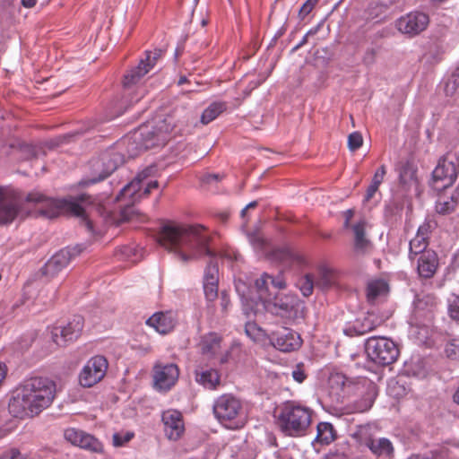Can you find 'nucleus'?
<instances>
[{
  "mask_svg": "<svg viewBox=\"0 0 459 459\" xmlns=\"http://www.w3.org/2000/svg\"><path fill=\"white\" fill-rule=\"evenodd\" d=\"M268 339L274 348L283 352L296 351L302 344L300 335L289 328H281L272 332L268 335Z\"/></svg>",
  "mask_w": 459,
  "mask_h": 459,
  "instance_id": "obj_13",
  "label": "nucleus"
},
{
  "mask_svg": "<svg viewBox=\"0 0 459 459\" xmlns=\"http://www.w3.org/2000/svg\"><path fill=\"white\" fill-rule=\"evenodd\" d=\"M269 281H271L273 287L279 290L284 289L286 286V283L281 277L273 278L271 276V279H269Z\"/></svg>",
  "mask_w": 459,
  "mask_h": 459,
  "instance_id": "obj_59",
  "label": "nucleus"
},
{
  "mask_svg": "<svg viewBox=\"0 0 459 459\" xmlns=\"http://www.w3.org/2000/svg\"><path fill=\"white\" fill-rule=\"evenodd\" d=\"M204 291L208 301H213L218 297V282L204 281Z\"/></svg>",
  "mask_w": 459,
  "mask_h": 459,
  "instance_id": "obj_43",
  "label": "nucleus"
},
{
  "mask_svg": "<svg viewBox=\"0 0 459 459\" xmlns=\"http://www.w3.org/2000/svg\"><path fill=\"white\" fill-rule=\"evenodd\" d=\"M459 204V185L454 194L451 195L450 200H439L437 202L436 210L440 214H447L452 212L456 205Z\"/></svg>",
  "mask_w": 459,
  "mask_h": 459,
  "instance_id": "obj_37",
  "label": "nucleus"
},
{
  "mask_svg": "<svg viewBox=\"0 0 459 459\" xmlns=\"http://www.w3.org/2000/svg\"><path fill=\"white\" fill-rule=\"evenodd\" d=\"M56 384L45 377L26 380L15 391L8 403L9 412L16 418H32L53 403Z\"/></svg>",
  "mask_w": 459,
  "mask_h": 459,
  "instance_id": "obj_3",
  "label": "nucleus"
},
{
  "mask_svg": "<svg viewBox=\"0 0 459 459\" xmlns=\"http://www.w3.org/2000/svg\"><path fill=\"white\" fill-rule=\"evenodd\" d=\"M134 437V434L132 433H126L125 435H121L119 433H115L113 435V444L115 446H121L126 442L130 441L132 437Z\"/></svg>",
  "mask_w": 459,
  "mask_h": 459,
  "instance_id": "obj_50",
  "label": "nucleus"
},
{
  "mask_svg": "<svg viewBox=\"0 0 459 459\" xmlns=\"http://www.w3.org/2000/svg\"><path fill=\"white\" fill-rule=\"evenodd\" d=\"M459 174V157L455 153H446L441 157L432 172L433 187L446 189L454 185Z\"/></svg>",
  "mask_w": 459,
  "mask_h": 459,
  "instance_id": "obj_8",
  "label": "nucleus"
},
{
  "mask_svg": "<svg viewBox=\"0 0 459 459\" xmlns=\"http://www.w3.org/2000/svg\"><path fill=\"white\" fill-rule=\"evenodd\" d=\"M363 143V138L360 133L353 132L348 136V148L354 152L358 150Z\"/></svg>",
  "mask_w": 459,
  "mask_h": 459,
  "instance_id": "obj_46",
  "label": "nucleus"
},
{
  "mask_svg": "<svg viewBox=\"0 0 459 459\" xmlns=\"http://www.w3.org/2000/svg\"><path fill=\"white\" fill-rule=\"evenodd\" d=\"M158 186H159V183L157 180H152V181L148 182L146 184V186H144L143 193L139 194V192H137V195H135V199H132V201L135 202L136 200L141 198L143 195H144V196L148 195L151 193L152 189L157 188Z\"/></svg>",
  "mask_w": 459,
  "mask_h": 459,
  "instance_id": "obj_51",
  "label": "nucleus"
},
{
  "mask_svg": "<svg viewBox=\"0 0 459 459\" xmlns=\"http://www.w3.org/2000/svg\"><path fill=\"white\" fill-rule=\"evenodd\" d=\"M316 281L312 274H306L299 279L297 287L305 297H309L313 293Z\"/></svg>",
  "mask_w": 459,
  "mask_h": 459,
  "instance_id": "obj_40",
  "label": "nucleus"
},
{
  "mask_svg": "<svg viewBox=\"0 0 459 459\" xmlns=\"http://www.w3.org/2000/svg\"><path fill=\"white\" fill-rule=\"evenodd\" d=\"M26 201L38 206V212L48 218H55L59 215L61 209L65 208L74 215L82 219V223L89 231H92V223L85 216L84 209L75 201H61L49 198L39 192H31L27 195Z\"/></svg>",
  "mask_w": 459,
  "mask_h": 459,
  "instance_id": "obj_5",
  "label": "nucleus"
},
{
  "mask_svg": "<svg viewBox=\"0 0 459 459\" xmlns=\"http://www.w3.org/2000/svg\"><path fill=\"white\" fill-rule=\"evenodd\" d=\"M388 292V284L384 280H372L367 286V299L371 304L376 303L379 299Z\"/></svg>",
  "mask_w": 459,
  "mask_h": 459,
  "instance_id": "obj_30",
  "label": "nucleus"
},
{
  "mask_svg": "<svg viewBox=\"0 0 459 459\" xmlns=\"http://www.w3.org/2000/svg\"><path fill=\"white\" fill-rule=\"evenodd\" d=\"M386 174V169L385 165H382L374 174L371 183L377 186H380L384 180V178Z\"/></svg>",
  "mask_w": 459,
  "mask_h": 459,
  "instance_id": "obj_52",
  "label": "nucleus"
},
{
  "mask_svg": "<svg viewBox=\"0 0 459 459\" xmlns=\"http://www.w3.org/2000/svg\"><path fill=\"white\" fill-rule=\"evenodd\" d=\"M378 187H379L378 186L371 183L367 189L366 195H365V201L368 202L370 199H372L374 195L376 194V192L378 190Z\"/></svg>",
  "mask_w": 459,
  "mask_h": 459,
  "instance_id": "obj_58",
  "label": "nucleus"
},
{
  "mask_svg": "<svg viewBox=\"0 0 459 459\" xmlns=\"http://www.w3.org/2000/svg\"><path fill=\"white\" fill-rule=\"evenodd\" d=\"M429 240L424 238V237H420L416 235L409 243V259L413 262L420 256L421 254L425 253V251H429L428 249Z\"/></svg>",
  "mask_w": 459,
  "mask_h": 459,
  "instance_id": "obj_34",
  "label": "nucleus"
},
{
  "mask_svg": "<svg viewBox=\"0 0 459 459\" xmlns=\"http://www.w3.org/2000/svg\"><path fill=\"white\" fill-rule=\"evenodd\" d=\"M0 459H25L17 449H12L0 456Z\"/></svg>",
  "mask_w": 459,
  "mask_h": 459,
  "instance_id": "obj_54",
  "label": "nucleus"
},
{
  "mask_svg": "<svg viewBox=\"0 0 459 459\" xmlns=\"http://www.w3.org/2000/svg\"><path fill=\"white\" fill-rule=\"evenodd\" d=\"M221 338L217 333H211L204 335L200 343V351L208 359H213L221 351Z\"/></svg>",
  "mask_w": 459,
  "mask_h": 459,
  "instance_id": "obj_27",
  "label": "nucleus"
},
{
  "mask_svg": "<svg viewBox=\"0 0 459 459\" xmlns=\"http://www.w3.org/2000/svg\"><path fill=\"white\" fill-rule=\"evenodd\" d=\"M337 282L336 273L325 266L320 265L317 269V276L316 281V287L322 290H328L334 287Z\"/></svg>",
  "mask_w": 459,
  "mask_h": 459,
  "instance_id": "obj_29",
  "label": "nucleus"
},
{
  "mask_svg": "<svg viewBox=\"0 0 459 459\" xmlns=\"http://www.w3.org/2000/svg\"><path fill=\"white\" fill-rule=\"evenodd\" d=\"M236 290L238 292V294L241 296L243 299H246L247 304L244 305V311L247 316L250 315V311L248 309V299H250V302H255V298L249 297L245 292V283L241 281H238L236 282Z\"/></svg>",
  "mask_w": 459,
  "mask_h": 459,
  "instance_id": "obj_45",
  "label": "nucleus"
},
{
  "mask_svg": "<svg viewBox=\"0 0 459 459\" xmlns=\"http://www.w3.org/2000/svg\"><path fill=\"white\" fill-rule=\"evenodd\" d=\"M374 401V392L368 391L360 398L346 406L347 413H362L368 411L372 407Z\"/></svg>",
  "mask_w": 459,
  "mask_h": 459,
  "instance_id": "obj_31",
  "label": "nucleus"
},
{
  "mask_svg": "<svg viewBox=\"0 0 459 459\" xmlns=\"http://www.w3.org/2000/svg\"><path fill=\"white\" fill-rule=\"evenodd\" d=\"M247 238L251 245L255 248H262L264 244V239L262 234L258 231L248 233Z\"/></svg>",
  "mask_w": 459,
  "mask_h": 459,
  "instance_id": "obj_48",
  "label": "nucleus"
},
{
  "mask_svg": "<svg viewBox=\"0 0 459 459\" xmlns=\"http://www.w3.org/2000/svg\"><path fill=\"white\" fill-rule=\"evenodd\" d=\"M256 205H257V202L256 201H253V202L249 203L245 208L242 209L241 216L244 218L246 216L247 211L248 209H250V208L256 207Z\"/></svg>",
  "mask_w": 459,
  "mask_h": 459,
  "instance_id": "obj_64",
  "label": "nucleus"
},
{
  "mask_svg": "<svg viewBox=\"0 0 459 459\" xmlns=\"http://www.w3.org/2000/svg\"><path fill=\"white\" fill-rule=\"evenodd\" d=\"M316 437L315 443L328 445L335 438L333 427L329 422H320L316 427Z\"/></svg>",
  "mask_w": 459,
  "mask_h": 459,
  "instance_id": "obj_33",
  "label": "nucleus"
},
{
  "mask_svg": "<svg viewBox=\"0 0 459 459\" xmlns=\"http://www.w3.org/2000/svg\"><path fill=\"white\" fill-rule=\"evenodd\" d=\"M163 51L155 49L154 52L146 51L145 59H142L138 65L132 68L124 76V86L129 88L136 84L145 74H147L156 65L159 58L161 57Z\"/></svg>",
  "mask_w": 459,
  "mask_h": 459,
  "instance_id": "obj_11",
  "label": "nucleus"
},
{
  "mask_svg": "<svg viewBox=\"0 0 459 459\" xmlns=\"http://www.w3.org/2000/svg\"><path fill=\"white\" fill-rule=\"evenodd\" d=\"M82 328L83 318L81 316H74L66 325L53 329L52 340L58 346H65L80 336Z\"/></svg>",
  "mask_w": 459,
  "mask_h": 459,
  "instance_id": "obj_14",
  "label": "nucleus"
},
{
  "mask_svg": "<svg viewBox=\"0 0 459 459\" xmlns=\"http://www.w3.org/2000/svg\"><path fill=\"white\" fill-rule=\"evenodd\" d=\"M384 323L383 318L379 317L374 312H368L363 317L358 318L353 325L344 332L349 335H363L366 334L378 326H380Z\"/></svg>",
  "mask_w": 459,
  "mask_h": 459,
  "instance_id": "obj_21",
  "label": "nucleus"
},
{
  "mask_svg": "<svg viewBox=\"0 0 459 459\" xmlns=\"http://www.w3.org/2000/svg\"><path fill=\"white\" fill-rule=\"evenodd\" d=\"M20 198L13 191L0 187V224L11 223L19 213Z\"/></svg>",
  "mask_w": 459,
  "mask_h": 459,
  "instance_id": "obj_15",
  "label": "nucleus"
},
{
  "mask_svg": "<svg viewBox=\"0 0 459 459\" xmlns=\"http://www.w3.org/2000/svg\"><path fill=\"white\" fill-rule=\"evenodd\" d=\"M417 261V273L420 278H432L439 265L438 256L434 250L425 251L415 259Z\"/></svg>",
  "mask_w": 459,
  "mask_h": 459,
  "instance_id": "obj_22",
  "label": "nucleus"
},
{
  "mask_svg": "<svg viewBox=\"0 0 459 459\" xmlns=\"http://www.w3.org/2000/svg\"><path fill=\"white\" fill-rule=\"evenodd\" d=\"M212 411L216 420L230 429H238L247 422L242 402L231 394H224L214 400Z\"/></svg>",
  "mask_w": 459,
  "mask_h": 459,
  "instance_id": "obj_6",
  "label": "nucleus"
},
{
  "mask_svg": "<svg viewBox=\"0 0 459 459\" xmlns=\"http://www.w3.org/2000/svg\"><path fill=\"white\" fill-rule=\"evenodd\" d=\"M429 16L421 12H413L401 17L396 27L403 34L414 36L423 31L429 25Z\"/></svg>",
  "mask_w": 459,
  "mask_h": 459,
  "instance_id": "obj_16",
  "label": "nucleus"
},
{
  "mask_svg": "<svg viewBox=\"0 0 459 459\" xmlns=\"http://www.w3.org/2000/svg\"><path fill=\"white\" fill-rule=\"evenodd\" d=\"M164 431L170 440H178L184 432L182 414L177 410H168L162 413Z\"/></svg>",
  "mask_w": 459,
  "mask_h": 459,
  "instance_id": "obj_19",
  "label": "nucleus"
},
{
  "mask_svg": "<svg viewBox=\"0 0 459 459\" xmlns=\"http://www.w3.org/2000/svg\"><path fill=\"white\" fill-rule=\"evenodd\" d=\"M230 305V299L225 291L221 293V307L223 313L228 311V307Z\"/></svg>",
  "mask_w": 459,
  "mask_h": 459,
  "instance_id": "obj_56",
  "label": "nucleus"
},
{
  "mask_svg": "<svg viewBox=\"0 0 459 459\" xmlns=\"http://www.w3.org/2000/svg\"><path fill=\"white\" fill-rule=\"evenodd\" d=\"M318 1L319 0H307L299 9V18L303 20L307 14H309L314 7L317 4Z\"/></svg>",
  "mask_w": 459,
  "mask_h": 459,
  "instance_id": "obj_47",
  "label": "nucleus"
},
{
  "mask_svg": "<svg viewBox=\"0 0 459 459\" xmlns=\"http://www.w3.org/2000/svg\"><path fill=\"white\" fill-rule=\"evenodd\" d=\"M225 102H212L203 112L201 116V122L207 125L218 117L223 111L226 110Z\"/></svg>",
  "mask_w": 459,
  "mask_h": 459,
  "instance_id": "obj_35",
  "label": "nucleus"
},
{
  "mask_svg": "<svg viewBox=\"0 0 459 459\" xmlns=\"http://www.w3.org/2000/svg\"><path fill=\"white\" fill-rule=\"evenodd\" d=\"M367 447L377 456H389L394 453V446L391 441L385 437L373 438Z\"/></svg>",
  "mask_w": 459,
  "mask_h": 459,
  "instance_id": "obj_32",
  "label": "nucleus"
},
{
  "mask_svg": "<svg viewBox=\"0 0 459 459\" xmlns=\"http://www.w3.org/2000/svg\"><path fill=\"white\" fill-rule=\"evenodd\" d=\"M375 50L374 49H368L364 56V62L368 65L374 63L375 61Z\"/></svg>",
  "mask_w": 459,
  "mask_h": 459,
  "instance_id": "obj_61",
  "label": "nucleus"
},
{
  "mask_svg": "<svg viewBox=\"0 0 459 459\" xmlns=\"http://www.w3.org/2000/svg\"><path fill=\"white\" fill-rule=\"evenodd\" d=\"M365 350L370 360L380 366L394 363L399 356L397 345L392 340L383 336H372L367 339Z\"/></svg>",
  "mask_w": 459,
  "mask_h": 459,
  "instance_id": "obj_7",
  "label": "nucleus"
},
{
  "mask_svg": "<svg viewBox=\"0 0 459 459\" xmlns=\"http://www.w3.org/2000/svg\"><path fill=\"white\" fill-rule=\"evenodd\" d=\"M210 238L200 225L165 224L160 232L159 243L181 262L186 264L203 255L212 259L204 270V281L219 282L215 253L209 247Z\"/></svg>",
  "mask_w": 459,
  "mask_h": 459,
  "instance_id": "obj_2",
  "label": "nucleus"
},
{
  "mask_svg": "<svg viewBox=\"0 0 459 459\" xmlns=\"http://www.w3.org/2000/svg\"><path fill=\"white\" fill-rule=\"evenodd\" d=\"M354 235V251L357 254H366L371 248V242L366 237V221L360 220L351 227Z\"/></svg>",
  "mask_w": 459,
  "mask_h": 459,
  "instance_id": "obj_25",
  "label": "nucleus"
},
{
  "mask_svg": "<svg viewBox=\"0 0 459 459\" xmlns=\"http://www.w3.org/2000/svg\"><path fill=\"white\" fill-rule=\"evenodd\" d=\"M415 317H423L424 321L421 323L423 325H427L430 323L433 317V309L437 305V299L433 294H422L414 301Z\"/></svg>",
  "mask_w": 459,
  "mask_h": 459,
  "instance_id": "obj_23",
  "label": "nucleus"
},
{
  "mask_svg": "<svg viewBox=\"0 0 459 459\" xmlns=\"http://www.w3.org/2000/svg\"><path fill=\"white\" fill-rule=\"evenodd\" d=\"M82 251L81 246L74 247H65L56 252L42 268V273L48 277H55L65 268L73 257Z\"/></svg>",
  "mask_w": 459,
  "mask_h": 459,
  "instance_id": "obj_12",
  "label": "nucleus"
},
{
  "mask_svg": "<svg viewBox=\"0 0 459 459\" xmlns=\"http://www.w3.org/2000/svg\"><path fill=\"white\" fill-rule=\"evenodd\" d=\"M179 370L176 364H158L153 368V381L157 389L169 390L177 382Z\"/></svg>",
  "mask_w": 459,
  "mask_h": 459,
  "instance_id": "obj_17",
  "label": "nucleus"
},
{
  "mask_svg": "<svg viewBox=\"0 0 459 459\" xmlns=\"http://www.w3.org/2000/svg\"><path fill=\"white\" fill-rule=\"evenodd\" d=\"M446 356L451 360H459V338H450L445 347Z\"/></svg>",
  "mask_w": 459,
  "mask_h": 459,
  "instance_id": "obj_41",
  "label": "nucleus"
},
{
  "mask_svg": "<svg viewBox=\"0 0 459 459\" xmlns=\"http://www.w3.org/2000/svg\"><path fill=\"white\" fill-rule=\"evenodd\" d=\"M65 438L74 446L94 453H101L102 444L93 436L76 429H67L64 433Z\"/></svg>",
  "mask_w": 459,
  "mask_h": 459,
  "instance_id": "obj_18",
  "label": "nucleus"
},
{
  "mask_svg": "<svg viewBox=\"0 0 459 459\" xmlns=\"http://www.w3.org/2000/svg\"><path fill=\"white\" fill-rule=\"evenodd\" d=\"M108 360L103 356L91 358L79 374V383L83 387H91L105 377L108 370Z\"/></svg>",
  "mask_w": 459,
  "mask_h": 459,
  "instance_id": "obj_10",
  "label": "nucleus"
},
{
  "mask_svg": "<svg viewBox=\"0 0 459 459\" xmlns=\"http://www.w3.org/2000/svg\"><path fill=\"white\" fill-rule=\"evenodd\" d=\"M245 333L254 342H260L265 338H268L265 331L258 326L255 322H247L246 324Z\"/></svg>",
  "mask_w": 459,
  "mask_h": 459,
  "instance_id": "obj_39",
  "label": "nucleus"
},
{
  "mask_svg": "<svg viewBox=\"0 0 459 459\" xmlns=\"http://www.w3.org/2000/svg\"><path fill=\"white\" fill-rule=\"evenodd\" d=\"M397 171L399 175V183L405 191L410 190L413 186H417V169L413 164L410 162L401 163L397 168Z\"/></svg>",
  "mask_w": 459,
  "mask_h": 459,
  "instance_id": "obj_26",
  "label": "nucleus"
},
{
  "mask_svg": "<svg viewBox=\"0 0 459 459\" xmlns=\"http://www.w3.org/2000/svg\"><path fill=\"white\" fill-rule=\"evenodd\" d=\"M174 127L172 116L159 117L140 126L115 146L92 158L88 164L89 174L80 181V185L86 186L109 177L124 162V149L128 157L134 158L148 149L165 145Z\"/></svg>",
  "mask_w": 459,
  "mask_h": 459,
  "instance_id": "obj_1",
  "label": "nucleus"
},
{
  "mask_svg": "<svg viewBox=\"0 0 459 459\" xmlns=\"http://www.w3.org/2000/svg\"><path fill=\"white\" fill-rule=\"evenodd\" d=\"M7 375V368L5 364L0 362V386L4 383Z\"/></svg>",
  "mask_w": 459,
  "mask_h": 459,
  "instance_id": "obj_63",
  "label": "nucleus"
},
{
  "mask_svg": "<svg viewBox=\"0 0 459 459\" xmlns=\"http://www.w3.org/2000/svg\"><path fill=\"white\" fill-rule=\"evenodd\" d=\"M264 307L270 313L290 321L302 317L304 306L294 295L278 294L270 298Z\"/></svg>",
  "mask_w": 459,
  "mask_h": 459,
  "instance_id": "obj_9",
  "label": "nucleus"
},
{
  "mask_svg": "<svg viewBox=\"0 0 459 459\" xmlns=\"http://www.w3.org/2000/svg\"><path fill=\"white\" fill-rule=\"evenodd\" d=\"M195 381L206 389L215 390L221 385V376L213 368L196 370Z\"/></svg>",
  "mask_w": 459,
  "mask_h": 459,
  "instance_id": "obj_28",
  "label": "nucleus"
},
{
  "mask_svg": "<svg viewBox=\"0 0 459 459\" xmlns=\"http://www.w3.org/2000/svg\"><path fill=\"white\" fill-rule=\"evenodd\" d=\"M221 178L219 174H207L203 177L202 181L206 184L216 182Z\"/></svg>",
  "mask_w": 459,
  "mask_h": 459,
  "instance_id": "obj_60",
  "label": "nucleus"
},
{
  "mask_svg": "<svg viewBox=\"0 0 459 459\" xmlns=\"http://www.w3.org/2000/svg\"><path fill=\"white\" fill-rule=\"evenodd\" d=\"M312 410L293 401L286 402L281 409L278 424L282 433L298 437L307 434L312 422Z\"/></svg>",
  "mask_w": 459,
  "mask_h": 459,
  "instance_id": "obj_4",
  "label": "nucleus"
},
{
  "mask_svg": "<svg viewBox=\"0 0 459 459\" xmlns=\"http://www.w3.org/2000/svg\"><path fill=\"white\" fill-rule=\"evenodd\" d=\"M147 325L153 327L158 333L165 334L169 333L176 325V318L171 312L155 313L146 321Z\"/></svg>",
  "mask_w": 459,
  "mask_h": 459,
  "instance_id": "obj_24",
  "label": "nucleus"
},
{
  "mask_svg": "<svg viewBox=\"0 0 459 459\" xmlns=\"http://www.w3.org/2000/svg\"><path fill=\"white\" fill-rule=\"evenodd\" d=\"M351 437L360 445L368 446L373 440L371 427L369 425L358 426L356 430L351 434Z\"/></svg>",
  "mask_w": 459,
  "mask_h": 459,
  "instance_id": "obj_38",
  "label": "nucleus"
},
{
  "mask_svg": "<svg viewBox=\"0 0 459 459\" xmlns=\"http://www.w3.org/2000/svg\"><path fill=\"white\" fill-rule=\"evenodd\" d=\"M271 275L264 273L260 278L255 281V289L256 290L258 299L264 305L265 302L270 301L272 295L268 291V281Z\"/></svg>",
  "mask_w": 459,
  "mask_h": 459,
  "instance_id": "obj_36",
  "label": "nucleus"
},
{
  "mask_svg": "<svg viewBox=\"0 0 459 459\" xmlns=\"http://www.w3.org/2000/svg\"><path fill=\"white\" fill-rule=\"evenodd\" d=\"M448 312L453 319L459 321V297H455L449 301Z\"/></svg>",
  "mask_w": 459,
  "mask_h": 459,
  "instance_id": "obj_49",
  "label": "nucleus"
},
{
  "mask_svg": "<svg viewBox=\"0 0 459 459\" xmlns=\"http://www.w3.org/2000/svg\"><path fill=\"white\" fill-rule=\"evenodd\" d=\"M343 215H344V218H345L343 226H344V228L347 229V228H349L350 221L351 220V218L354 215V211L352 209H349V210L344 212Z\"/></svg>",
  "mask_w": 459,
  "mask_h": 459,
  "instance_id": "obj_62",
  "label": "nucleus"
},
{
  "mask_svg": "<svg viewBox=\"0 0 459 459\" xmlns=\"http://www.w3.org/2000/svg\"><path fill=\"white\" fill-rule=\"evenodd\" d=\"M291 374H292V377L294 378V380H296L298 383H302L307 377L302 365H298L292 370Z\"/></svg>",
  "mask_w": 459,
  "mask_h": 459,
  "instance_id": "obj_53",
  "label": "nucleus"
},
{
  "mask_svg": "<svg viewBox=\"0 0 459 459\" xmlns=\"http://www.w3.org/2000/svg\"><path fill=\"white\" fill-rule=\"evenodd\" d=\"M316 31H317V30H316V29L308 30V31L305 34V36L303 37V39H301V41L292 48V52L297 51V50H298L299 48H300L303 45H305V44L307 42V38H308L310 35H314V34H316Z\"/></svg>",
  "mask_w": 459,
  "mask_h": 459,
  "instance_id": "obj_57",
  "label": "nucleus"
},
{
  "mask_svg": "<svg viewBox=\"0 0 459 459\" xmlns=\"http://www.w3.org/2000/svg\"><path fill=\"white\" fill-rule=\"evenodd\" d=\"M445 93L446 96H454L459 93V72L454 73L446 82Z\"/></svg>",
  "mask_w": 459,
  "mask_h": 459,
  "instance_id": "obj_42",
  "label": "nucleus"
},
{
  "mask_svg": "<svg viewBox=\"0 0 459 459\" xmlns=\"http://www.w3.org/2000/svg\"><path fill=\"white\" fill-rule=\"evenodd\" d=\"M331 385H337L341 388L345 385V377L342 374H335L330 377Z\"/></svg>",
  "mask_w": 459,
  "mask_h": 459,
  "instance_id": "obj_55",
  "label": "nucleus"
},
{
  "mask_svg": "<svg viewBox=\"0 0 459 459\" xmlns=\"http://www.w3.org/2000/svg\"><path fill=\"white\" fill-rule=\"evenodd\" d=\"M437 223L432 220H426L419 228L417 230L416 235L424 237V238L428 239L429 238V235L431 231L436 228Z\"/></svg>",
  "mask_w": 459,
  "mask_h": 459,
  "instance_id": "obj_44",
  "label": "nucleus"
},
{
  "mask_svg": "<svg viewBox=\"0 0 459 459\" xmlns=\"http://www.w3.org/2000/svg\"><path fill=\"white\" fill-rule=\"evenodd\" d=\"M158 172V169L156 165H151L143 169L141 172L137 174L135 178L125 186L117 196V199L122 200L126 198L135 199V195L137 192H140L142 189V184L148 178L154 177Z\"/></svg>",
  "mask_w": 459,
  "mask_h": 459,
  "instance_id": "obj_20",
  "label": "nucleus"
}]
</instances>
